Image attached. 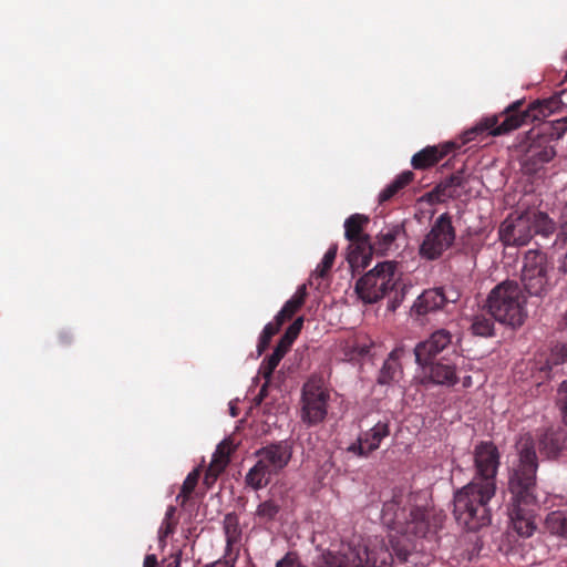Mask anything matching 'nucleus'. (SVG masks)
Returning <instances> with one entry per match:
<instances>
[{
    "label": "nucleus",
    "instance_id": "obj_11",
    "mask_svg": "<svg viewBox=\"0 0 567 567\" xmlns=\"http://www.w3.org/2000/svg\"><path fill=\"white\" fill-rule=\"evenodd\" d=\"M330 393L323 388L321 379L310 378L302 386L300 417L308 426L323 422L328 414Z\"/></svg>",
    "mask_w": 567,
    "mask_h": 567
},
{
    "label": "nucleus",
    "instance_id": "obj_33",
    "mask_svg": "<svg viewBox=\"0 0 567 567\" xmlns=\"http://www.w3.org/2000/svg\"><path fill=\"white\" fill-rule=\"evenodd\" d=\"M308 296L307 285L302 284L298 287L292 297L286 301V322L302 308Z\"/></svg>",
    "mask_w": 567,
    "mask_h": 567
},
{
    "label": "nucleus",
    "instance_id": "obj_48",
    "mask_svg": "<svg viewBox=\"0 0 567 567\" xmlns=\"http://www.w3.org/2000/svg\"><path fill=\"white\" fill-rule=\"evenodd\" d=\"M471 385H472V378L471 377H465L463 379V386L468 388Z\"/></svg>",
    "mask_w": 567,
    "mask_h": 567
},
{
    "label": "nucleus",
    "instance_id": "obj_7",
    "mask_svg": "<svg viewBox=\"0 0 567 567\" xmlns=\"http://www.w3.org/2000/svg\"><path fill=\"white\" fill-rule=\"evenodd\" d=\"M355 292L364 303H374L389 296L388 308L394 311L405 296L404 286L396 271V262H379L357 281Z\"/></svg>",
    "mask_w": 567,
    "mask_h": 567
},
{
    "label": "nucleus",
    "instance_id": "obj_6",
    "mask_svg": "<svg viewBox=\"0 0 567 567\" xmlns=\"http://www.w3.org/2000/svg\"><path fill=\"white\" fill-rule=\"evenodd\" d=\"M556 231V223L547 213L535 207L511 213L498 226V239L504 246H526L534 236L548 238Z\"/></svg>",
    "mask_w": 567,
    "mask_h": 567
},
{
    "label": "nucleus",
    "instance_id": "obj_26",
    "mask_svg": "<svg viewBox=\"0 0 567 567\" xmlns=\"http://www.w3.org/2000/svg\"><path fill=\"white\" fill-rule=\"evenodd\" d=\"M492 311H480L471 318L470 330L474 336L488 338L494 336L495 321Z\"/></svg>",
    "mask_w": 567,
    "mask_h": 567
},
{
    "label": "nucleus",
    "instance_id": "obj_37",
    "mask_svg": "<svg viewBox=\"0 0 567 567\" xmlns=\"http://www.w3.org/2000/svg\"><path fill=\"white\" fill-rule=\"evenodd\" d=\"M303 322L305 318L300 316L286 328V352L301 332Z\"/></svg>",
    "mask_w": 567,
    "mask_h": 567
},
{
    "label": "nucleus",
    "instance_id": "obj_15",
    "mask_svg": "<svg viewBox=\"0 0 567 567\" xmlns=\"http://www.w3.org/2000/svg\"><path fill=\"white\" fill-rule=\"evenodd\" d=\"M475 474L472 481L496 485V476L501 465V454L491 441L480 442L473 452Z\"/></svg>",
    "mask_w": 567,
    "mask_h": 567
},
{
    "label": "nucleus",
    "instance_id": "obj_51",
    "mask_svg": "<svg viewBox=\"0 0 567 567\" xmlns=\"http://www.w3.org/2000/svg\"><path fill=\"white\" fill-rule=\"evenodd\" d=\"M288 458H289V456H286V461H285L286 465L288 464Z\"/></svg>",
    "mask_w": 567,
    "mask_h": 567
},
{
    "label": "nucleus",
    "instance_id": "obj_2",
    "mask_svg": "<svg viewBox=\"0 0 567 567\" xmlns=\"http://www.w3.org/2000/svg\"><path fill=\"white\" fill-rule=\"evenodd\" d=\"M392 550L382 539L374 538L369 544H349L340 553L324 555L323 567H391L394 557L405 563L411 551L405 544L391 539Z\"/></svg>",
    "mask_w": 567,
    "mask_h": 567
},
{
    "label": "nucleus",
    "instance_id": "obj_45",
    "mask_svg": "<svg viewBox=\"0 0 567 567\" xmlns=\"http://www.w3.org/2000/svg\"><path fill=\"white\" fill-rule=\"evenodd\" d=\"M143 567H158L157 558L154 554H148L144 558Z\"/></svg>",
    "mask_w": 567,
    "mask_h": 567
},
{
    "label": "nucleus",
    "instance_id": "obj_28",
    "mask_svg": "<svg viewBox=\"0 0 567 567\" xmlns=\"http://www.w3.org/2000/svg\"><path fill=\"white\" fill-rule=\"evenodd\" d=\"M567 361V342L555 346L546 360L536 362V369L544 374V378H550V373L555 367Z\"/></svg>",
    "mask_w": 567,
    "mask_h": 567
},
{
    "label": "nucleus",
    "instance_id": "obj_19",
    "mask_svg": "<svg viewBox=\"0 0 567 567\" xmlns=\"http://www.w3.org/2000/svg\"><path fill=\"white\" fill-rule=\"evenodd\" d=\"M420 367L424 372L423 383L454 386L458 382L456 364L449 359L441 358L429 364H420Z\"/></svg>",
    "mask_w": 567,
    "mask_h": 567
},
{
    "label": "nucleus",
    "instance_id": "obj_43",
    "mask_svg": "<svg viewBox=\"0 0 567 567\" xmlns=\"http://www.w3.org/2000/svg\"><path fill=\"white\" fill-rule=\"evenodd\" d=\"M561 228L560 236L567 238V203L564 205L560 214Z\"/></svg>",
    "mask_w": 567,
    "mask_h": 567
},
{
    "label": "nucleus",
    "instance_id": "obj_30",
    "mask_svg": "<svg viewBox=\"0 0 567 567\" xmlns=\"http://www.w3.org/2000/svg\"><path fill=\"white\" fill-rule=\"evenodd\" d=\"M414 178V173L405 171L399 174L393 182H391L379 194V202L385 203L394 197L401 189L408 186Z\"/></svg>",
    "mask_w": 567,
    "mask_h": 567
},
{
    "label": "nucleus",
    "instance_id": "obj_4",
    "mask_svg": "<svg viewBox=\"0 0 567 567\" xmlns=\"http://www.w3.org/2000/svg\"><path fill=\"white\" fill-rule=\"evenodd\" d=\"M382 523L403 536L429 537L436 526L429 519V511L415 504L413 494L396 493L385 502L381 513Z\"/></svg>",
    "mask_w": 567,
    "mask_h": 567
},
{
    "label": "nucleus",
    "instance_id": "obj_13",
    "mask_svg": "<svg viewBox=\"0 0 567 567\" xmlns=\"http://www.w3.org/2000/svg\"><path fill=\"white\" fill-rule=\"evenodd\" d=\"M547 268L546 254L536 249L525 252L520 280L529 296L543 297L549 291Z\"/></svg>",
    "mask_w": 567,
    "mask_h": 567
},
{
    "label": "nucleus",
    "instance_id": "obj_42",
    "mask_svg": "<svg viewBox=\"0 0 567 567\" xmlns=\"http://www.w3.org/2000/svg\"><path fill=\"white\" fill-rule=\"evenodd\" d=\"M271 337H268V332L267 333H264L261 332L260 337H259V341H258V344H257V358H259L269 347L270 342H271Z\"/></svg>",
    "mask_w": 567,
    "mask_h": 567
},
{
    "label": "nucleus",
    "instance_id": "obj_25",
    "mask_svg": "<svg viewBox=\"0 0 567 567\" xmlns=\"http://www.w3.org/2000/svg\"><path fill=\"white\" fill-rule=\"evenodd\" d=\"M284 497L280 488H271V497L259 504L257 517L264 523L272 522L280 513Z\"/></svg>",
    "mask_w": 567,
    "mask_h": 567
},
{
    "label": "nucleus",
    "instance_id": "obj_21",
    "mask_svg": "<svg viewBox=\"0 0 567 567\" xmlns=\"http://www.w3.org/2000/svg\"><path fill=\"white\" fill-rule=\"evenodd\" d=\"M538 447L547 457H557L567 447V430L565 427L547 429L538 439Z\"/></svg>",
    "mask_w": 567,
    "mask_h": 567
},
{
    "label": "nucleus",
    "instance_id": "obj_14",
    "mask_svg": "<svg viewBox=\"0 0 567 567\" xmlns=\"http://www.w3.org/2000/svg\"><path fill=\"white\" fill-rule=\"evenodd\" d=\"M284 468V451L279 445L265 447L260 453V460L246 475V484L254 489H259L272 482L274 475H279Z\"/></svg>",
    "mask_w": 567,
    "mask_h": 567
},
{
    "label": "nucleus",
    "instance_id": "obj_10",
    "mask_svg": "<svg viewBox=\"0 0 567 567\" xmlns=\"http://www.w3.org/2000/svg\"><path fill=\"white\" fill-rule=\"evenodd\" d=\"M369 221L362 214H353L344 221V237L349 241L347 260L353 271L367 268L371 261V239L364 233Z\"/></svg>",
    "mask_w": 567,
    "mask_h": 567
},
{
    "label": "nucleus",
    "instance_id": "obj_36",
    "mask_svg": "<svg viewBox=\"0 0 567 567\" xmlns=\"http://www.w3.org/2000/svg\"><path fill=\"white\" fill-rule=\"evenodd\" d=\"M198 480H199V470L198 468L193 470L186 476V478L182 485L181 493L177 496V499L182 498V504H184L190 497L192 493L194 492V489L198 483Z\"/></svg>",
    "mask_w": 567,
    "mask_h": 567
},
{
    "label": "nucleus",
    "instance_id": "obj_44",
    "mask_svg": "<svg viewBox=\"0 0 567 567\" xmlns=\"http://www.w3.org/2000/svg\"><path fill=\"white\" fill-rule=\"evenodd\" d=\"M285 561H286V567H305L298 561L296 554L290 553V551L286 553Z\"/></svg>",
    "mask_w": 567,
    "mask_h": 567
},
{
    "label": "nucleus",
    "instance_id": "obj_41",
    "mask_svg": "<svg viewBox=\"0 0 567 567\" xmlns=\"http://www.w3.org/2000/svg\"><path fill=\"white\" fill-rule=\"evenodd\" d=\"M176 525H177L176 520H173V522L163 520L162 522V525L158 529V539L161 543H163L166 537H168L169 535H172L175 532Z\"/></svg>",
    "mask_w": 567,
    "mask_h": 567
},
{
    "label": "nucleus",
    "instance_id": "obj_27",
    "mask_svg": "<svg viewBox=\"0 0 567 567\" xmlns=\"http://www.w3.org/2000/svg\"><path fill=\"white\" fill-rule=\"evenodd\" d=\"M338 252L337 244L331 245L326 251L322 260L317 266V268L312 271L309 278L310 285H317V288L320 287V280L327 279L330 276L331 269L333 267L336 257Z\"/></svg>",
    "mask_w": 567,
    "mask_h": 567
},
{
    "label": "nucleus",
    "instance_id": "obj_50",
    "mask_svg": "<svg viewBox=\"0 0 567 567\" xmlns=\"http://www.w3.org/2000/svg\"><path fill=\"white\" fill-rule=\"evenodd\" d=\"M230 411H231V415H233V416H236V415H237V414H236V412H235V409H234V408H231V410H230Z\"/></svg>",
    "mask_w": 567,
    "mask_h": 567
},
{
    "label": "nucleus",
    "instance_id": "obj_49",
    "mask_svg": "<svg viewBox=\"0 0 567 567\" xmlns=\"http://www.w3.org/2000/svg\"><path fill=\"white\" fill-rule=\"evenodd\" d=\"M276 567H284V558L277 561Z\"/></svg>",
    "mask_w": 567,
    "mask_h": 567
},
{
    "label": "nucleus",
    "instance_id": "obj_31",
    "mask_svg": "<svg viewBox=\"0 0 567 567\" xmlns=\"http://www.w3.org/2000/svg\"><path fill=\"white\" fill-rule=\"evenodd\" d=\"M546 529L551 534L567 539V511H555L547 515Z\"/></svg>",
    "mask_w": 567,
    "mask_h": 567
},
{
    "label": "nucleus",
    "instance_id": "obj_24",
    "mask_svg": "<svg viewBox=\"0 0 567 567\" xmlns=\"http://www.w3.org/2000/svg\"><path fill=\"white\" fill-rule=\"evenodd\" d=\"M284 357V336H281L276 344L274 353L268 358V360L264 361L260 365L259 373L264 377L265 383L260 389L259 398L264 400L267 396V389L271 384L272 373L276 367L279 364L281 358Z\"/></svg>",
    "mask_w": 567,
    "mask_h": 567
},
{
    "label": "nucleus",
    "instance_id": "obj_1",
    "mask_svg": "<svg viewBox=\"0 0 567 567\" xmlns=\"http://www.w3.org/2000/svg\"><path fill=\"white\" fill-rule=\"evenodd\" d=\"M517 462L508 472V492L512 495L508 515L513 529L529 537L536 529L538 457L535 441L529 433L520 434L516 442Z\"/></svg>",
    "mask_w": 567,
    "mask_h": 567
},
{
    "label": "nucleus",
    "instance_id": "obj_18",
    "mask_svg": "<svg viewBox=\"0 0 567 567\" xmlns=\"http://www.w3.org/2000/svg\"><path fill=\"white\" fill-rule=\"evenodd\" d=\"M389 435V421H378L371 429L362 432L358 440L348 446L347 451L359 457H368L372 452L380 447L383 439Z\"/></svg>",
    "mask_w": 567,
    "mask_h": 567
},
{
    "label": "nucleus",
    "instance_id": "obj_3",
    "mask_svg": "<svg viewBox=\"0 0 567 567\" xmlns=\"http://www.w3.org/2000/svg\"><path fill=\"white\" fill-rule=\"evenodd\" d=\"M497 486L471 481L454 493L453 515L457 524L467 530H478L492 522L491 503Z\"/></svg>",
    "mask_w": 567,
    "mask_h": 567
},
{
    "label": "nucleus",
    "instance_id": "obj_46",
    "mask_svg": "<svg viewBox=\"0 0 567 567\" xmlns=\"http://www.w3.org/2000/svg\"><path fill=\"white\" fill-rule=\"evenodd\" d=\"M175 513H176V508L174 506H169L165 513V517L163 520H168V522H173L175 520Z\"/></svg>",
    "mask_w": 567,
    "mask_h": 567
},
{
    "label": "nucleus",
    "instance_id": "obj_8",
    "mask_svg": "<svg viewBox=\"0 0 567 567\" xmlns=\"http://www.w3.org/2000/svg\"><path fill=\"white\" fill-rule=\"evenodd\" d=\"M526 297L516 281L506 280L495 286L488 295L487 307L494 318L513 328L520 327L526 318Z\"/></svg>",
    "mask_w": 567,
    "mask_h": 567
},
{
    "label": "nucleus",
    "instance_id": "obj_9",
    "mask_svg": "<svg viewBox=\"0 0 567 567\" xmlns=\"http://www.w3.org/2000/svg\"><path fill=\"white\" fill-rule=\"evenodd\" d=\"M555 142L551 136L542 132V127L532 128L519 143L520 166L525 174L534 175L549 163L556 155Z\"/></svg>",
    "mask_w": 567,
    "mask_h": 567
},
{
    "label": "nucleus",
    "instance_id": "obj_23",
    "mask_svg": "<svg viewBox=\"0 0 567 567\" xmlns=\"http://www.w3.org/2000/svg\"><path fill=\"white\" fill-rule=\"evenodd\" d=\"M404 233L402 224H392L383 227L377 235L375 240L371 243V255L373 252L385 255L392 249L396 238Z\"/></svg>",
    "mask_w": 567,
    "mask_h": 567
},
{
    "label": "nucleus",
    "instance_id": "obj_34",
    "mask_svg": "<svg viewBox=\"0 0 567 567\" xmlns=\"http://www.w3.org/2000/svg\"><path fill=\"white\" fill-rule=\"evenodd\" d=\"M539 126L542 132L557 141L567 132V115L554 121L543 122Z\"/></svg>",
    "mask_w": 567,
    "mask_h": 567
},
{
    "label": "nucleus",
    "instance_id": "obj_38",
    "mask_svg": "<svg viewBox=\"0 0 567 567\" xmlns=\"http://www.w3.org/2000/svg\"><path fill=\"white\" fill-rule=\"evenodd\" d=\"M284 324V307L277 312L275 317V322H269L265 326L262 332L267 333L268 337H274L278 331L280 330L281 326Z\"/></svg>",
    "mask_w": 567,
    "mask_h": 567
},
{
    "label": "nucleus",
    "instance_id": "obj_12",
    "mask_svg": "<svg viewBox=\"0 0 567 567\" xmlns=\"http://www.w3.org/2000/svg\"><path fill=\"white\" fill-rule=\"evenodd\" d=\"M456 231L449 213L440 215L420 245V256L426 260L439 259L455 241Z\"/></svg>",
    "mask_w": 567,
    "mask_h": 567
},
{
    "label": "nucleus",
    "instance_id": "obj_22",
    "mask_svg": "<svg viewBox=\"0 0 567 567\" xmlns=\"http://www.w3.org/2000/svg\"><path fill=\"white\" fill-rule=\"evenodd\" d=\"M456 145L454 143H446L442 146H426L420 152L415 153L411 159V164L415 169H426L437 164L443 157L452 152Z\"/></svg>",
    "mask_w": 567,
    "mask_h": 567
},
{
    "label": "nucleus",
    "instance_id": "obj_29",
    "mask_svg": "<svg viewBox=\"0 0 567 567\" xmlns=\"http://www.w3.org/2000/svg\"><path fill=\"white\" fill-rule=\"evenodd\" d=\"M401 374L402 369L399 363V350L394 349L384 361L378 377V382L380 384H390L391 382L398 381Z\"/></svg>",
    "mask_w": 567,
    "mask_h": 567
},
{
    "label": "nucleus",
    "instance_id": "obj_52",
    "mask_svg": "<svg viewBox=\"0 0 567 567\" xmlns=\"http://www.w3.org/2000/svg\"><path fill=\"white\" fill-rule=\"evenodd\" d=\"M565 59L567 60V51L565 52Z\"/></svg>",
    "mask_w": 567,
    "mask_h": 567
},
{
    "label": "nucleus",
    "instance_id": "obj_5",
    "mask_svg": "<svg viewBox=\"0 0 567 567\" xmlns=\"http://www.w3.org/2000/svg\"><path fill=\"white\" fill-rule=\"evenodd\" d=\"M523 103V101H516L506 107L501 115L483 118L475 127L466 132V141L473 140L474 135L483 132L498 136L514 131L523 124L543 121L559 105V101L555 97L534 101L526 110H522Z\"/></svg>",
    "mask_w": 567,
    "mask_h": 567
},
{
    "label": "nucleus",
    "instance_id": "obj_20",
    "mask_svg": "<svg viewBox=\"0 0 567 567\" xmlns=\"http://www.w3.org/2000/svg\"><path fill=\"white\" fill-rule=\"evenodd\" d=\"M467 183V177L463 169L453 173L451 176L439 183L433 190L427 194L430 202L442 203L447 198L460 196L458 188H463Z\"/></svg>",
    "mask_w": 567,
    "mask_h": 567
},
{
    "label": "nucleus",
    "instance_id": "obj_32",
    "mask_svg": "<svg viewBox=\"0 0 567 567\" xmlns=\"http://www.w3.org/2000/svg\"><path fill=\"white\" fill-rule=\"evenodd\" d=\"M224 530L226 535L227 547L233 549L241 539V529L236 514L229 513L224 518Z\"/></svg>",
    "mask_w": 567,
    "mask_h": 567
},
{
    "label": "nucleus",
    "instance_id": "obj_35",
    "mask_svg": "<svg viewBox=\"0 0 567 567\" xmlns=\"http://www.w3.org/2000/svg\"><path fill=\"white\" fill-rule=\"evenodd\" d=\"M234 450L233 443L229 440H224L217 445V449L213 455L212 463L215 465H221L223 463V470L226 468V466L229 463V456Z\"/></svg>",
    "mask_w": 567,
    "mask_h": 567
},
{
    "label": "nucleus",
    "instance_id": "obj_39",
    "mask_svg": "<svg viewBox=\"0 0 567 567\" xmlns=\"http://www.w3.org/2000/svg\"><path fill=\"white\" fill-rule=\"evenodd\" d=\"M224 472L223 464L221 465H215L210 462L205 476H204V484L207 486H210L215 481L217 480L218 475Z\"/></svg>",
    "mask_w": 567,
    "mask_h": 567
},
{
    "label": "nucleus",
    "instance_id": "obj_16",
    "mask_svg": "<svg viewBox=\"0 0 567 567\" xmlns=\"http://www.w3.org/2000/svg\"><path fill=\"white\" fill-rule=\"evenodd\" d=\"M453 334L449 330H435L426 340L421 341L415 346V362L420 365L429 364L431 361L437 360V355L451 348Z\"/></svg>",
    "mask_w": 567,
    "mask_h": 567
},
{
    "label": "nucleus",
    "instance_id": "obj_40",
    "mask_svg": "<svg viewBox=\"0 0 567 567\" xmlns=\"http://www.w3.org/2000/svg\"><path fill=\"white\" fill-rule=\"evenodd\" d=\"M558 403L563 411L564 421L567 424V380L558 389Z\"/></svg>",
    "mask_w": 567,
    "mask_h": 567
},
{
    "label": "nucleus",
    "instance_id": "obj_17",
    "mask_svg": "<svg viewBox=\"0 0 567 567\" xmlns=\"http://www.w3.org/2000/svg\"><path fill=\"white\" fill-rule=\"evenodd\" d=\"M460 295L453 289L433 288L424 290L414 301L412 311L416 316H425L435 312L445 307V305L456 302Z\"/></svg>",
    "mask_w": 567,
    "mask_h": 567
},
{
    "label": "nucleus",
    "instance_id": "obj_47",
    "mask_svg": "<svg viewBox=\"0 0 567 567\" xmlns=\"http://www.w3.org/2000/svg\"><path fill=\"white\" fill-rule=\"evenodd\" d=\"M60 340L62 343H68L71 340V337L68 333H61Z\"/></svg>",
    "mask_w": 567,
    "mask_h": 567
}]
</instances>
